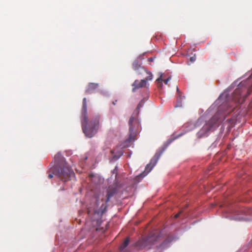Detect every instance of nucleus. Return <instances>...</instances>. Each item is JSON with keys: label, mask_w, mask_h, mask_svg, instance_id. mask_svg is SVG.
<instances>
[{"label": "nucleus", "mask_w": 252, "mask_h": 252, "mask_svg": "<svg viewBox=\"0 0 252 252\" xmlns=\"http://www.w3.org/2000/svg\"><path fill=\"white\" fill-rule=\"evenodd\" d=\"M54 164L48 172L49 179L54 175L58 176L62 181L65 182L74 177V173L65 162L64 158L60 153L54 156Z\"/></svg>", "instance_id": "nucleus-1"}, {"label": "nucleus", "mask_w": 252, "mask_h": 252, "mask_svg": "<svg viewBox=\"0 0 252 252\" xmlns=\"http://www.w3.org/2000/svg\"><path fill=\"white\" fill-rule=\"evenodd\" d=\"M100 115H97L89 121L87 116V99L84 97L82 102L81 123L83 132L86 137L92 138L97 132L100 127Z\"/></svg>", "instance_id": "nucleus-2"}, {"label": "nucleus", "mask_w": 252, "mask_h": 252, "mask_svg": "<svg viewBox=\"0 0 252 252\" xmlns=\"http://www.w3.org/2000/svg\"><path fill=\"white\" fill-rule=\"evenodd\" d=\"M222 106L219 108L218 112L211 118L209 122L204 125L201 129L198 132V136L202 137L207 136L209 131L218 126L220 124L225 118V112L221 111Z\"/></svg>", "instance_id": "nucleus-3"}, {"label": "nucleus", "mask_w": 252, "mask_h": 252, "mask_svg": "<svg viewBox=\"0 0 252 252\" xmlns=\"http://www.w3.org/2000/svg\"><path fill=\"white\" fill-rule=\"evenodd\" d=\"M129 125V137L126 140V146H129L131 142L135 140V137L137 133L141 129L140 122L138 119L133 116H131L128 121Z\"/></svg>", "instance_id": "nucleus-4"}, {"label": "nucleus", "mask_w": 252, "mask_h": 252, "mask_svg": "<svg viewBox=\"0 0 252 252\" xmlns=\"http://www.w3.org/2000/svg\"><path fill=\"white\" fill-rule=\"evenodd\" d=\"M247 91L248 94L252 92V76L251 79L241 82L233 93V99L234 101L238 100L239 97L243 96V92Z\"/></svg>", "instance_id": "nucleus-5"}, {"label": "nucleus", "mask_w": 252, "mask_h": 252, "mask_svg": "<svg viewBox=\"0 0 252 252\" xmlns=\"http://www.w3.org/2000/svg\"><path fill=\"white\" fill-rule=\"evenodd\" d=\"M159 235L158 231L151 233L148 237L139 240L135 243V246L139 249L146 248H150L157 241H158Z\"/></svg>", "instance_id": "nucleus-6"}, {"label": "nucleus", "mask_w": 252, "mask_h": 252, "mask_svg": "<svg viewBox=\"0 0 252 252\" xmlns=\"http://www.w3.org/2000/svg\"><path fill=\"white\" fill-rule=\"evenodd\" d=\"M147 74L148 76L146 77L145 79H142L140 81L135 80L134 82L132 84V86L133 87L132 89L133 92H134L136 89L146 86L147 85V82L153 79V75L151 72H148V74Z\"/></svg>", "instance_id": "nucleus-7"}, {"label": "nucleus", "mask_w": 252, "mask_h": 252, "mask_svg": "<svg viewBox=\"0 0 252 252\" xmlns=\"http://www.w3.org/2000/svg\"><path fill=\"white\" fill-rule=\"evenodd\" d=\"M161 154L156 153L154 157L151 160L150 163L148 164L146 167L144 172L141 174L142 177L145 176L148 173H149L155 166V165L157 163L159 157L160 156Z\"/></svg>", "instance_id": "nucleus-8"}, {"label": "nucleus", "mask_w": 252, "mask_h": 252, "mask_svg": "<svg viewBox=\"0 0 252 252\" xmlns=\"http://www.w3.org/2000/svg\"><path fill=\"white\" fill-rule=\"evenodd\" d=\"M132 68L134 70L137 71L138 74H143L144 73L148 74V71L145 68L141 66V64L139 63L137 60H135L132 63Z\"/></svg>", "instance_id": "nucleus-9"}, {"label": "nucleus", "mask_w": 252, "mask_h": 252, "mask_svg": "<svg viewBox=\"0 0 252 252\" xmlns=\"http://www.w3.org/2000/svg\"><path fill=\"white\" fill-rule=\"evenodd\" d=\"M99 86L98 84L94 83H90L88 85L86 90L85 93L86 94H91L95 92Z\"/></svg>", "instance_id": "nucleus-10"}, {"label": "nucleus", "mask_w": 252, "mask_h": 252, "mask_svg": "<svg viewBox=\"0 0 252 252\" xmlns=\"http://www.w3.org/2000/svg\"><path fill=\"white\" fill-rule=\"evenodd\" d=\"M116 191V190L115 189H109L107 190V199L106 200V202H107L109 201L110 198L115 194Z\"/></svg>", "instance_id": "nucleus-11"}, {"label": "nucleus", "mask_w": 252, "mask_h": 252, "mask_svg": "<svg viewBox=\"0 0 252 252\" xmlns=\"http://www.w3.org/2000/svg\"><path fill=\"white\" fill-rule=\"evenodd\" d=\"M129 242V238L127 237L125 239V240L124 241L123 243L120 247V250L122 251L123 249H124L125 248H126L127 246V245H128Z\"/></svg>", "instance_id": "nucleus-12"}, {"label": "nucleus", "mask_w": 252, "mask_h": 252, "mask_svg": "<svg viewBox=\"0 0 252 252\" xmlns=\"http://www.w3.org/2000/svg\"><path fill=\"white\" fill-rule=\"evenodd\" d=\"M144 102L143 100H141L139 104H138L136 109L135 110V112L136 113V116H137L139 114V110L144 105Z\"/></svg>", "instance_id": "nucleus-13"}, {"label": "nucleus", "mask_w": 252, "mask_h": 252, "mask_svg": "<svg viewBox=\"0 0 252 252\" xmlns=\"http://www.w3.org/2000/svg\"><path fill=\"white\" fill-rule=\"evenodd\" d=\"M162 75L161 74L160 76L156 80V82H157L158 87L161 88L162 86Z\"/></svg>", "instance_id": "nucleus-14"}, {"label": "nucleus", "mask_w": 252, "mask_h": 252, "mask_svg": "<svg viewBox=\"0 0 252 252\" xmlns=\"http://www.w3.org/2000/svg\"><path fill=\"white\" fill-rule=\"evenodd\" d=\"M177 93H178V98H177V101H181V92L179 91V88L178 87H177Z\"/></svg>", "instance_id": "nucleus-15"}, {"label": "nucleus", "mask_w": 252, "mask_h": 252, "mask_svg": "<svg viewBox=\"0 0 252 252\" xmlns=\"http://www.w3.org/2000/svg\"><path fill=\"white\" fill-rule=\"evenodd\" d=\"M227 121L230 124L231 126H232L234 124L235 120L233 119H228L227 120Z\"/></svg>", "instance_id": "nucleus-16"}, {"label": "nucleus", "mask_w": 252, "mask_h": 252, "mask_svg": "<svg viewBox=\"0 0 252 252\" xmlns=\"http://www.w3.org/2000/svg\"><path fill=\"white\" fill-rule=\"evenodd\" d=\"M171 79V77H168L166 79L163 80V82L165 84H167L168 81Z\"/></svg>", "instance_id": "nucleus-17"}, {"label": "nucleus", "mask_w": 252, "mask_h": 252, "mask_svg": "<svg viewBox=\"0 0 252 252\" xmlns=\"http://www.w3.org/2000/svg\"><path fill=\"white\" fill-rule=\"evenodd\" d=\"M196 60V57L195 56H192L190 58V61L191 63L194 62Z\"/></svg>", "instance_id": "nucleus-18"}, {"label": "nucleus", "mask_w": 252, "mask_h": 252, "mask_svg": "<svg viewBox=\"0 0 252 252\" xmlns=\"http://www.w3.org/2000/svg\"><path fill=\"white\" fill-rule=\"evenodd\" d=\"M153 61H154V58H149L148 59V61H149V62H153Z\"/></svg>", "instance_id": "nucleus-19"}, {"label": "nucleus", "mask_w": 252, "mask_h": 252, "mask_svg": "<svg viewBox=\"0 0 252 252\" xmlns=\"http://www.w3.org/2000/svg\"><path fill=\"white\" fill-rule=\"evenodd\" d=\"M179 213L177 214L176 215H175V218H178L179 217Z\"/></svg>", "instance_id": "nucleus-20"}, {"label": "nucleus", "mask_w": 252, "mask_h": 252, "mask_svg": "<svg viewBox=\"0 0 252 252\" xmlns=\"http://www.w3.org/2000/svg\"><path fill=\"white\" fill-rule=\"evenodd\" d=\"M116 102H117V100H116L115 101H113V102H112L113 104V105H115V104H116Z\"/></svg>", "instance_id": "nucleus-21"}, {"label": "nucleus", "mask_w": 252, "mask_h": 252, "mask_svg": "<svg viewBox=\"0 0 252 252\" xmlns=\"http://www.w3.org/2000/svg\"><path fill=\"white\" fill-rule=\"evenodd\" d=\"M103 206H104V204H103V203H102V208L103 207Z\"/></svg>", "instance_id": "nucleus-22"}, {"label": "nucleus", "mask_w": 252, "mask_h": 252, "mask_svg": "<svg viewBox=\"0 0 252 252\" xmlns=\"http://www.w3.org/2000/svg\"><path fill=\"white\" fill-rule=\"evenodd\" d=\"M111 153H114V152H113V150H112V151H111Z\"/></svg>", "instance_id": "nucleus-23"}, {"label": "nucleus", "mask_w": 252, "mask_h": 252, "mask_svg": "<svg viewBox=\"0 0 252 252\" xmlns=\"http://www.w3.org/2000/svg\"><path fill=\"white\" fill-rule=\"evenodd\" d=\"M94 212H95V213H96V212H97L96 210H95V211H94Z\"/></svg>", "instance_id": "nucleus-24"}]
</instances>
